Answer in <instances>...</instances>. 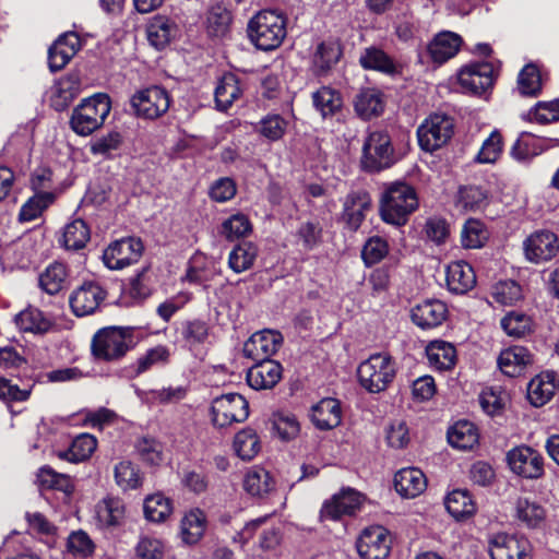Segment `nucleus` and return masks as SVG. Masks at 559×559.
I'll return each instance as SVG.
<instances>
[{
  "label": "nucleus",
  "mask_w": 559,
  "mask_h": 559,
  "mask_svg": "<svg viewBox=\"0 0 559 559\" xmlns=\"http://www.w3.org/2000/svg\"><path fill=\"white\" fill-rule=\"evenodd\" d=\"M501 328L512 337H523L532 331V319L516 311H511L501 319Z\"/></svg>",
  "instance_id": "obj_58"
},
{
  "label": "nucleus",
  "mask_w": 559,
  "mask_h": 559,
  "mask_svg": "<svg viewBox=\"0 0 559 559\" xmlns=\"http://www.w3.org/2000/svg\"><path fill=\"white\" fill-rule=\"evenodd\" d=\"M90 237L87 224L81 218H75L64 226L60 241L68 250H80L85 247Z\"/></svg>",
  "instance_id": "obj_42"
},
{
  "label": "nucleus",
  "mask_w": 559,
  "mask_h": 559,
  "mask_svg": "<svg viewBox=\"0 0 559 559\" xmlns=\"http://www.w3.org/2000/svg\"><path fill=\"white\" fill-rule=\"evenodd\" d=\"M123 142V136L118 131H110L107 134L96 138L91 143V153L93 155H100L109 157L111 154L119 150Z\"/></svg>",
  "instance_id": "obj_62"
},
{
  "label": "nucleus",
  "mask_w": 559,
  "mask_h": 559,
  "mask_svg": "<svg viewBox=\"0 0 559 559\" xmlns=\"http://www.w3.org/2000/svg\"><path fill=\"white\" fill-rule=\"evenodd\" d=\"M111 109L110 98L106 94H95L74 108L70 124L79 135H90L100 128Z\"/></svg>",
  "instance_id": "obj_3"
},
{
  "label": "nucleus",
  "mask_w": 559,
  "mask_h": 559,
  "mask_svg": "<svg viewBox=\"0 0 559 559\" xmlns=\"http://www.w3.org/2000/svg\"><path fill=\"white\" fill-rule=\"evenodd\" d=\"M448 309L440 300H425L412 310L413 322L421 329H431L440 325L447 318Z\"/></svg>",
  "instance_id": "obj_25"
},
{
  "label": "nucleus",
  "mask_w": 559,
  "mask_h": 559,
  "mask_svg": "<svg viewBox=\"0 0 559 559\" xmlns=\"http://www.w3.org/2000/svg\"><path fill=\"white\" fill-rule=\"evenodd\" d=\"M178 331L185 346L190 350L204 344L209 337V325L200 319L181 322Z\"/></svg>",
  "instance_id": "obj_43"
},
{
  "label": "nucleus",
  "mask_w": 559,
  "mask_h": 559,
  "mask_svg": "<svg viewBox=\"0 0 559 559\" xmlns=\"http://www.w3.org/2000/svg\"><path fill=\"white\" fill-rule=\"evenodd\" d=\"M170 102L168 91L159 85L138 90L130 97L134 116L144 120H155L164 116L169 109Z\"/></svg>",
  "instance_id": "obj_6"
},
{
  "label": "nucleus",
  "mask_w": 559,
  "mask_h": 559,
  "mask_svg": "<svg viewBox=\"0 0 559 559\" xmlns=\"http://www.w3.org/2000/svg\"><path fill=\"white\" fill-rule=\"evenodd\" d=\"M371 206V198L366 191H353L344 201L343 219L352 230H356L365 219L366 211Z\"/></svg>",
  "instance_id": "obj_26"
},
{
  "label": "nucleus",
  "mask_w": 559,
  "mask_h": 559,
  "mask_svg": "<svg viewBox=\"0 0 559 559\" xmlns=\"http://www.w3.org/2000/svg\"><path fill=\"white\" fill-rule=\"evenodd\" d=\"M286 17L275 10H262L248 23V36L261 50L267 51L281 46L286 37Z\"/></svg>",
  "instance_id": "obj_2"
},
{
  "label": "nucleus",
  "mask_w": 559,
  "mask_h": 559,
  "mask_svg": "<svg viewBox=\"0 0 559 559\" xmlns=\"http://www.w3.org/2000/svg\"><path fill=\"white\" fill-rule=\"evenodd\" d=\"M394 487L402 497L415 498L425 491L427 479L419 468H402L395 474Z\"/></svg>",
  "instance_id": "obj_29"
},
{
  "label": "nucleus",
  "mask_w": 559,
  "mask_h": 559,
  "mask_svg": "<svg viewBox=\"0 0 559 559\" xmlns=\"http://www.w3.org/2000/svg\"><path fill=\"white\" fill-rule=\"evenodd\" d=\"M97 448V439L90 433L76 436L70 448L59 452L58 456L72 463L86 461L92 456Z\"/></svg>",
  "instance_id": "obj_39"
},
{
  "label": "nucleus",
  "mask_w": 559,
  "mask_h": 559,
  "mask_svg": "<svg viewBox=\"0 0 559 559\" xmlns=\"http://www.w3.org/2000/svg\"><path fill=\"white\" fill-rule=\"evenodd\" d=\"M37 483L43 489H57L66 493L72 491L69 476L59 474L48 466H44L38 471Z\"/></svg>",
  "instance_id": "obj_60"
},
{
  "label": "nucleus",
  "mask_w": 559,
  "mask_h": 559,
  "mask_svg": "<svg viewBox=\"0 0 559 559\" xmlns=\"http://www.w3.org/2000/svg\"><path fill=\"white\" fill-rule=\"evenodd\" d=\"M80 92L81 83L78 75L71 74L61 78L51 87V106L56 110L62 111L79 96Z\"/></svg>",
  "instance_id": "obj_30"
},
{
  "label": "nucleus",
  "mask_w": 559,
  "mask_h": 559,
  "mask_svg": "<svg viewBox=\"0 0 559 559\" xmlns=\"http://www.w3.org/2000/svg\"><path fill=\"white\" fill-rule=\"evenodd\" d=\"M126 506L118 497L107 496L94 507V521L102 530L116 528L123 524Z\"/></svg>",
  "instance_id": "obj_20"
},
{
  "label": "nucleus",
  "mask_w": 559,
  "mask_h": 559,
  "mask_svg": "<svg viewBox=\"0 0 559 559\" xmlns=\"http://www.w3.org/2000/svg\"><path fill=\"white\" fill-rule=\"evenodd\" d=\"M312 102L314 108L323 118L332 117L341 110L343 105L340 93L328 86H322L314 92L312 94Z\"/></svg>",
  "instance_id": "obj_50"
},
{
  "label": "nucleus",
  "mask_w": 559,
  "mask_h": 559,
  "mask_svg": "<svg viewBox=\"0 0 559 559\" xmlns=\"http://www.w3.org/2000/svg\"><path fill=\"white\" fill-rule=\"evenodd\" d=\"M365 497L355 489H343L340 493L325 502L321 510V516L338 520L343 515L355 514L362 506Z\"/></svg>",
  "instance_id": "obj_18"
},
{
  "label": "nucleus",
  "mask_w": 559,
  "mask_h": 559,
  "mask_svg": "<svg viewBox=\"0 0 559 559\" xmlns=\"http://www.w3.org/2000/svg\"><path fill=\"white\" fill-rule=\"evenodd\" d=\"M448 512L456 520L471 516L476 511L475 503L467 490L456 489L444 501Z\"/></svg>",
  "instance_id": "obj_49"
},
{
  "label": "nucleus",
  "mask_w": 559,
  "mask_h": 559,
  "mask_svg": "<svg viewBox=\"0 0 559 559\" xmlns=\"http://www.w3.org/2000/svg\"><path fill=\"white\" fill-rule=\"evenodd\" d=\"M525 258L533 263H543L554 259L559 251V239L550 230H537L523 242Z\"/></svg>",
  "instance_id": "obj_15"
},
{
  "label": "nucleus",
  "mask_w": 559,
  "mask_h": 559,
  "mask_svg": "<svg viewBox=\"0 0 559 559\" xmlns=\"http://www.w3.org/2000/svg\"><path fill=\"white\" fill-rule=\"evenodd\" d=\"M81 46L76 33L69 32L59 36L48 51V63L52 72L63 69L79 51Z\"/></svg>",
  "instance_id": "obj_21"
},
{
  "label": "nucleus",
  "mask_w": 559,
  "mask_h": 559,
  "mask_svg": "<svg viewBox=\"0 0 559 559\" xmlns=\"http://www.w3.org/2000/svg\"><path fill=\"white\" fill-rule=\"evenodd\" d=\"M557 390L556 374L543 372L533 378L527 385V397L532 405L540 407L548 403Z\"/></svg>",
  "instance_id": "obj_31"
},
{
  "label": "nucleus",
  "mask_w": 559,
  "mask_h": 559,
  "mask_svg": "<svg viewBox=\"0 0 559 559\" xmlns=\"http://www.w3.org/2000/svg\"><path fill=\"white\" fill-rule=\"evenodd\" d=\"M453 130L451 117L445 114L430 115L417 130L419 145L424 151L431 153L448 143Z\"/></svg>",
  "instance_id": "obj_8"
},
{
  "label": "nucleus",
  "mask_w": 559,
  "mask_h": 559,
  "mask_svg": "<svg viewBox=\"0 0 559 559\" xmlns=\"http://www.w3.org/2000/svg\"><path fill=\"white\" fill-rule=\"evenodd\" d=\"M55 201V194L45 192H35L21 207L19 219L21 222H32L38 218L41 213Z\"/></svg>",
  "instance_id": "obj_53"
},
{
  "label": "nucleus",
  "mask_w": 559,
  "mask_h": 559,
  "mask_svg": "<svg viewBox=\"0 0 559 559\" xmlns=\"http://www.w3.org/2000/svg\"><path fill=\"white\" fill-rule=\"evenodd\" d=\"M207 31L214 36H224L231 22L229 11L222 7H213L207 13Z\"/></svg>",
  "instance_id": "obj_64"
},
{
  "label": "nucleus",
  "mask_w": 559,
  "mask_h": 559,
  "mask_svg": "<svg viewBox=\"0 0 559 559\" xmlns=\"http://www.w3.org/2000/svg\"><path fill=\"white\" fill-rule=\"evenodd\" d=\"M429 365L437 370H450L456 362L455 347L445 341H432L426 347Z\"/></svg>",
  "instance_id": "obj_33"
},
{
  "label": "nucleus",
  "mask_w": 559,
  "mask_h": 559,
  "mask_svg": "<svg viewBox=\"0 0 559 559\" xmlns=\"http://www.w3.org/2000/svg\"><path fill=\"white\" fill-rule=\"evenodd\" d=\"M491 298L501 305H513L522 298V288L514 281L499 282L492 287Z\"/></svg>",
  "instance_id": "obj_61"
},
{
  "label": "nucleus",
  "mask_w": 559,
  "mask_h": 559,
  "mask_svg": "<svg viewBox=\"0 0 559 559\" xmlns=\"http://www.w3.org/2000/svg\"><path fill=\"white\" fill-rule=\"evenodd\" d=\"M261 449L260 440L252 428H245L234 438V450L243 461H250L257 456Z\"/></svg>",
  "instance_id": "obj_52"
},
{
  "label": "nucleus",
  "mask_w": 559,
  "mask_h": 559,
  "mask_svg": "<svg viewBox=\"0 0 559 559\" xmlns=\"http://www.w3.org/2000/svg\"><path fill=\"white\" fill-rule=\"evenodd\" d=\"M356 547L361 559H385L391 550L390 533L380 525L367 527L360 534Z\"/></svg>",
  "instance_id": "obj_14"
},
{
  "label": "nucleus",
  "mask_w": 559,
  "mask_h": 559,
  "mask_svg": "<svg viewBox=\"0 0 559 559\" xmlns=\"http://www.w3.org/2000/svg\"><path fill=\"white\" fill-rule=\"evenodd\" d=\"M491 559H532V546L524 536L498 533L489 539Z\"/></svg>",
  "instance_id": "obj_11"
},
{
  "label": "nucleus",
  "mask_w": 559,
  "mask_h": 559,
  "mask_svg": "<svg viewBox=\"0 0 559 559\" xmlns=\"http://www.w3.org/2000/svg\"><path fill=\"white\" fill-rule=\"evenodd\" d=\"M133 346V337L129 329L105 328L99 330L92 341V353L95 358L115 361L123 357Z\"/></svg>",
  "instance_id": "obj_5"
},
{
  "label": "nucleus",
  "mask_w": 559,
  "mask_h": 559,
  "mask_svg": "<svg viewBox=\"0 0 559 559\" xmlns=\"http://www.w3.org/2000/svg\"><path fill=\"white\" fill-rule=\"evenodd\" d=\"M257 362L247 371V382L254 390H270L283 377L282 365L273 359L255 360Z\"/></svg>",
  "instance_id": "obj_19"
},
{
  "label": "nucleus",
  "mask_w": 559,
  "mask_h": 559,
  "mask_svg": "<svg viewBox=\"0 0 559 559\" xmlns=\"http://www.w3.org/2000/svg\"><path fill=\"white\" fill-rule=\"evenodd\" d=\"M114 476L116 484L122 490L136 489L142 483L139 468L130 461L119 462L115 466Z\"/></svg>",
  "instance_id": "obj_57"
},
{
  "label": "nucleus",
  "mask_w": 559,
  "mask_h": 559,
  "mask_svg": "<svg viewBox=\"0 0 559 559\" xmlns=\"http://www.w3.org/2000/svg\"><path fill=\"white\" fill-rule=\"evenodd\" d=\"M211 416L213 425L218 428L242 423L249 416V403L241 394H223L212 401Z\"/></svg>",
  "instance_id": "obj_7"
},
{
  "label": "nucleus",
  "mask_w": 559,
  "mask_h": 559,
  "mask_svg": "<svg viewBox=\"0 0 559 559\" xmlns=\"http://www.w3.org/2000/svg\"><path fill=\"white\" fill-rule=\"evenodd\" d=\"M275 483L271 474L261 467H252L243 478V489L251 496L263 497L274 489Z\"/></svg>",
  "instance_id": "obj_41"
},
{
  "label": "nucleus",
  "mask_w": 559,
  "mask_h": 559,
  "mask_svg": "<svg viewBox=\"0 0 559 559\" xmlns=\"http://www.w3.org/2000/svg\"><path fill=\"white\" fill-rule=\"evenodd\" d=\"M497 362L506 376L519 377L532 365L533 356L527 348L515 345L501 350Z\"/></svg>",
  "instance_id": "obj_22"
},
{
  "label": "nucleus",
  "mask_w": 559,
  "mask_h": 559,
  "mask_svg": "<svg viewBox=\"0 0 559 559\" xmlns=\"http://www.w3.org/2000/svg\"><path fill=\"white\" fill-rule=\"evenodd\" d=\"M515 518L530 528L538 527L546 519V511L538 502L520 497L514 506Z\"/></svg>",
  "instance_id": "obj_37"
},
{
  "label": "nucleus",
  "mask_w": 559,
  "mask_h": 559,
  "mask_svg": "<svg viewBox=\"0 0 559 559\" xmlns=\"http://www.w3.org/2000/svg\"><path fill=\"white\" fill-rule=\"evenodd\" d=\"M359 383L370 393H380L390 385L396 376V364L385 353L371 355L357 370Z\"/></svg>",
  "instance_id": "obj_4"
},
{
  "label": "nucleus",
  "mask_w": 559,
  "mask_h": 559,
  "mask_svg": "<svg viewBox=\"0 0 559 559\" xmlns=\"http://www.w3.org/2000/svg\"><path fill=\"white\" fill-rule=\"evenodd\" d=\"M462 38L453 32H441L428 45V53L435 63L442 64L460 50Z\"/></svg>",
  "instance_id": "obj_28"
},
{
  "label": "nucleus",
  "mask_w": 559,
  "mask_h": 559,
  "mask_svg": "<svg viewBox=\"0 0 559 559\" xmlns=\"http://www.w3.org/2000/svg\"><path fill=\"white\" fill-rule=\"evenodd\" d=\"M530 121L540 124L559 120V98L552 102H539L527 112Z\"/></svg>",
  "instance_id": "obj_63"
},
{
  "label": "nucleus",
  "mask_w": 559,
  "mask_h": 559,
  "mask_svg": "<svg viewBox=\"0 0 559 559\" xmlns=\"http://www.w3.org/2000/svg\"><path fill=\"white\" fill-rule=\"evenodd\" d=\"M540 153L539 139L528 132L521 133L511 148V156L518 162H528Z\"/></svg>",
  "instance_id": "obj_56"
},
{
  "label": "nucleus",
  "mask_w": 559,
  "mask_h": 559,
  "mask_svg": "<svg viewBox=\"0 0 559 559\" xmlns=\"http://www.w3.org/2000/svg\"><path fill=\"white\" fill-rule=\"evenodd\" d=\"M310 416L317 428L321 430L333 429L342 421L341 404L332 397L322 399L312 406Z\"/></svg>",
  "instance_id": "obj_27"
},
{
  "label": "nucleus",
  "mask_w": 559,
  "mask_h": 559,
  "mask_svg": "<svg viewBox=\"0 0 559 559\" xmlns=\"http://www.w3.org/2000/svg\"><path fill=\"white\" fill-rule=\"evenodd\" d=\"M143 508L146 520L155 523L164 522L173 512L170 500L162 493L148 496Z\"/></svg>",
  "instance_id": "obj_55"
},
{
  "label": "nucleus",
  "mask_w": 559,
  "mask_h": 559,
  "mask_svg": "<svg viewBox=\"0 0 559 559\" xmlns=\"http://www.w3.org/2000/svg\"><path fill=\"white\" fill-rule=\"evenodd\" d=\"M219 235L227 241H236L248 237L252 233V224L243 213H235L223 221Z\"/></svg>",
  "instance_id": "obj_44"
},
{
  "label": "nucleus",
  "mask_w": 559,
  "mask_h": 559,
  "mask_svg": "<svg viewBox=\"0 0 559 559\" xmlns=\"http://www.w3.org/2000/svg\"><path fill=\"white\" fill-rule=\"evenodd\" d=\"M206 530V515L200 509H192L181 520L180 534L188 545L197 544Z\"/></svg>",
  "instance_id": "obj_36"
},
{
  "label": "nucleus",
  "mask_w": 559,
  "mask_h": 559,
  "mask_svg": "<svg viewBox=\"0 0 559 559\" xmlns=\"http://www.w3.org/2000/svg\"><path fill=\"white\" fill-rule=\"evenodd\" d=\"M495 71V67L490 62L471 63L461 69L457 81L463 92L481 94L492 86Z\"/></svg>",
  "instance_id": "obj_16"
},
{
  "label": "nucleus",
  "mask_w": 559,
  "mask_h": 559,
  "mask_svg": "<svg viewBox=\"0 0 559 559\" xmlns=\"http://www.w3.org/2000/svg\"><path fill=\"white\" fill-rule=\"evenodd\" d=\"M143 243L138 238H123L110 243L103 253V261L110 270H122L138 262L143 253Z\"/></svg>",
  "instance_id": "obj_10"
},
{
  "label": "nucleus",
  "mask_w": 559,
  "mask_h": 559,
  "mask_svg": "<svg viewBox=\"0 0 559 559\" xmlns=\"http://www.w3.org/2000/svg\"><path fill=\"white\" fill-rule=\"evenodd\" d=\"M67 277L66 265L60 262H53L39 275V286L47 294L55 295L64 287Z\"/></svg>",
  "instance_id": "obj_51"
},
{
  "label": "nucleus",
  "mask_w": 559,
  "mask_h": 559,
  "mask_svg": "<svg viewBox=\"0 0 559 559\" xmlns=\"http://www.w3.org/2000/svg\"><path fill=\"white\" fill-rule=\"evenodd\" d=\"M106 297L107 292L98 282L87 281L73 290L69 302L76 317H85L96 312Z\"/></svg>",
  "instance_id": "obj_13"
},
{
  "label": "nucleus",
  "mask_w": 559,
  "mask_h": 559,
  "mask_svg": "<svg viewBox=\"0 0 559 559\" xmlns=\"http://www.w3.org/2000/svg\"><path fill=\"white\" fill-rule=\"evenodd\" d=\"M176 33L175 24L165 16H155L147 25V39L156 49L167 46Z\"/></svg>",
  "instance_id": "obj_45"
},
{
  "label": "nucleus",
  "mask_w": 559,
  "mask_h": 559,
  "mask_svg": "<svg viewBox=\"0 0 559 559\" xmlns=\"http://www.w3.org/2000/svg\"><path fill=\"white\" fill-rule=\"evenodd\" d=\"M394 162L391 139L386 132H370L362 146V167L369 171H379Z\"/></svg>",
  "instance_id": "obj_9"
},
{
  "label": "nucleus",
  "mask_w": 559,
  "mask_h": 559,
  "mask_svg": "<svg viewBox=\"0 0 559 559\" xmlns=\"http://www.w3.org/2000/svg\"><path fill=\"white\" fill-rule=\"evenodd\" d=\"M287 128V119L280 114L271 112L260 119L254 130L267 141L276 142L285 135Z\"/></svg>",
  "instance_id": "obj_47"
},
{
  "label": "nucleus",
  "mask_w": 559,
  "mask_h": 559,
  "mask_svg": "<svg viewBox=\"0 0 559 559\" xmlns=\"http://www.w3.org/2000/svg\"><path fill=\"white\" fill-rule=\"evenodd\" d=\"M487 239L488 231L480 221L471 218L465 222L461 231V242L464 248H481Z\"/></svg>",
  "instance_id": "obj_54"
},
{
  "label": "nucleus",
  "mask_w": 559,
  "mask_h": 559,
  "mask_svg": "<svg viewBox=\"0 0 559 559\" xmlns=\"http://www.w3.org/2000/svg\"><path fill=\"white\" fill-rule=\"evenodd\" d=\"M518 88L522 95L537 96L542 91L539 70L534 64H526L519 74Z\"/></svg>",
  "instance_id": "obj_59"
},
{
  "label": "nucleus",
  "mask_w": 559,
  "mask_h": 559,
  "mask_svg": "<svg viewBox=\"0 0 559 559\" xmlns=\"http://www.w3.org/2000/svg\"><path fill=\"white\" fill-rule=\"evenodd\" d=\"M359 63L364 69L379 71L388 75H393L397 72V66L394 60L377 47L366 48L359 57Z\"/></svg>",
  "instance_id": "obj_38"
},
{
  "label": "nucleus",
  "mask_w": 559,
  "mask_h": 559,
  "mask_svg": "<svg viewBox=\"0 0 559 559\" xmlns=\"http://www.w3.org/2000/svg\"><path fill=\"white\" fill-rule=\"evenodd\" d=\"M355 111L357 115L365 119H371L379 116L384 108L382 94L374 88H367L361 91L354 102Z\"/></svg>",
  "instance_id": "obj_40"
},
{
  "label": "nucleus",
  "mask_w": 559,
  "mask_h": 559,
  "mask_svg": "<svg viewBox=\"0 0 559 559\" xmlns=\"http://www.w3.org/2000/svg\"><path fill=\"white\" fill-rule=\"evenodd\" d=\"M488 195L476 186L462 187L456 195L455 206L461 212H476L485 209Z\"/></svg>",
  "instance_id": "obj_46"
},
{
  "label": "nucleus",
  "mask_w": 559,
  "mask_h": 559,
  "mask_svg": "<svg viewBox=\"0 0 559 559\" xmlns=\"http://www.w3.org/2000/svg\"><path fill=\"white\" fill-rule=\"evenodd\" d=\"M507 461L511 471L523 478L537 479L544 474V459L531 447L521 445L510 450Z\"/></svg>",
  "instance_id": "obj_12"
},
{
  "label": "nucleus",
  "mask_w": 559,
  "mask_h": 559,
  "mask_svg": "<svg viewBox=\"0 0 559 559\" xmlns=\"http://www.w3.org/2000/svg\"><path fill=\"white\" fill-rule=\"evenodd\" d=\"M239 81L233 73H227L218 81L214 92L216 108L226 111L241 96Z\"/></svg>",
  "instance_id": "obj_35"
},
{
  "label": "nucleus",
  "mask_w": 559,
  "mask_h": 559,
  "mask_svg": "<svg viewBox=\"0 0 559 559\" xmlns=\"http://www.w3.org/2000/svg\"><path fill=\"white\" fill-rule=\"evenodd\" d=\"M258 255V248L253 242L243 241L234 247L228 255V266L237 274L249 270Z\"/></svg>",
  "instance_id": "obj_48"
},
{
  "label": "nucleus",
  "mask_w": 559,
  "mask_h": 559,
  "mask_svg": "<svg viewBox=\"0 0 559 559\" xmlns=\"http://www.w3.org/2000/svg\"><path fill=\"white\" fill-rule=\"evenodd\" d=\"M445 281L451 293L463 295L474 288L476 275L467 262L459 260L447 266Z\"/></svg>",
  "instance_id": "obj_23"
},
{
  "label": "nucleus",
  "mask_w": 559,
  "mask_h": 559,
  "mask_svg": "<svg viewBox=\"0 0 559 559\" xmlns=\"http://www.w3.org/2000/svg\"><path fill=\"white\" fill-rule=\"evenodd\" d=\"M449 443L462 451L472 450L478 444L479 433L477 427L468 420H459L448 430Z\"/></svg>",
  "instance_id": "obj_32"
},
{
  "label": "nucleus",
  "mask_w": 559,
  "mask_h": 559,
  "mask_svg": "<svg viewBox=\"0 0 559 559\" xmlns=\"http://www.w3.org/2000/svg\"><path fill=\"white\" fill-rule=\"evenodd\" d=\"M341 55L342 49L337 41H322L312 56L313 72L317 75L326 74L338 62Z\"/></svg>",
  "instance_id": "obj_34"
},
{
  "label": "nucleus",
  "mask_w": 559,
  "mask_h": 559,
  "mask_svg": "<svg viewBox=\"0 0 559 559\" xmlns=\"http://www.w3.org/2000/svg\"><path fill=\"white\" fill-rule=\"evenodd\" d=\"M283 336L275 330L255 332L243 345V354L253 360L270 359L282 346Z\"/></svg>",
  "instance_id": "obj_17"
},
{
  "label": "nucleus",
  "mask_w": 559,
  "mask_h": 559,
  "mask_svg": "<svg viewBox=\"0 0 559 559\" xmlns=\"http://www.w3.org/2000/svg\"><path fill=\"white\" fill-rule=\"evenodd\" d=\"M14 322L20 331L37 335L46 334L55 326L52 317L35 307H27L20 311Z\"/></svg>",
  "instance_id": "obj_24"
},
{
  "label": "nucleus",
  "mask_w": 559,
  "mask_h": 559,
  "mask_svg": "<svg viewBox=\"0 0 559 559\" xmlns=\"http://www.w3.org/2000/svg\"><path fill=\"white\" fill-rule=\"evenodd\" d=\"M417 192L404 181L385 185L380 199V216L383 222L403 226L418 207Z\"/></svg>",
  "instance_id": "obj_1"
}]
</instances>
